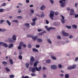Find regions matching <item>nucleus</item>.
Masks as SVG:
<instances>
[{"mask_svg":"<svg viewBox=\"0 0 78 78\" xmlns=\"http://www.w3.org/2000/svg\"><path fill=\"white\" fill-rule=\"evenodd\" d=\"M33 23H31V25L33 26V25H36V23L35 22H33Z\"/></svg>","mask_w":78,"mask_h":78,"instance_id":"58836bf2","label":"nucleus"},{"mask_svg":"<svg viewBox=\"0 0 78 78\" xmlns=\"http://www.w3.org/2000/svg\"><path fill=\"white\" fill-rule=\"evenodd\" d=\"M3 45L4 47H8V45L6 43H3Z\"/></svg>","mask_w":78,"mask_h":78,"instance_id":"b1692460","label":"nucleus"},{"mask_svg":"<svg viewBox=\"0 0 78 78\" xmlns=\"http://www.w3.org/2000/svg\"><path fill=\"white\" fill-rule=\"evenodd\" d=\"M23 47L24 48H25V47H27V45L25 44H23Z\"/></svg>","mask_w":78,"mask_h":78,"instance_id":"774afa93","label":"nucleus"},{"mask_svg":"<svg viewBox=\"0 0 78 78\" xmlns=\"http://www.w3.org/2000/svg\"><path fill=\"white\" fill-rule=\"evenodd\" d=\"M26 3H28L29 2H30V0H26Z\"/></svg>","mask_w":78,"mask_h":78,"instance_id":"e2e57ef3","label":"nucleus"},{"mask_svg":"<svg viewBox=\"0 0 78 78\" xmlns=\"http://www.w3.org/2000/svg\"><path fill=\"white\" fill-rule=\"evenodd\" d=\"M17 17L18 19H22V16H17Z\"/></svg>","mask_w":78,"mask_h":78,"instance_id":"ea45409f","label":"nucleus"},{"mask_svg":"<svg viewBox=\"0 0 78 78\" xmlns=\"http://www.w3.org/2000/svg\"><path fill=\"white\" fill-rule=\"evenodd\" d=\"M51 68L52 69H56V66L55 65H53L51 66Z\"/></svg>","mask_w":78,"mask_h":78,"instance_id":"0eeeda50","label":"nucleus"},{"mask_svg":"<svg viewBox=\"0 0 78 78\" xmlns=\"http://www.w3.org/2000/svg\"><path fill=\"white\" fill-rule=\"evenodd\" d=\"M36 46L37 48H39V47H40V45H36Z\"/></svg>","mask_w":78,"mask_h":78,"instance_id":"052dcab7","label":"nucleus"},{"mask_svg":"<svg viewBox=\"0 0 78 78\" xmlns=\"http://www.w3.org/2000/svg\"><path fill=\"white\" fill-rule=\"evenodd\" d=\"M14 77V75H10V78H13Z\"/></svg>","mask_w":78,"mask_h":78,"instance_id":"79ce46f5","label":"nucleus"},{"mask_svg":"<svg viewBox=\"0 0 78 78\" xmlns=\"http://www.w3.org/2000/svg\"><path fill=\"white\" fill-rule=\"evenodd\" d=\"M22 78H29V77L28 76H23L22 77Z\"/></svg>","mask_w":78,"mask_h":78,"instance_id":"a19ab883","label":"nucleus"},{"mask_svg":"<svg viewBox=\"0 0 78 78\" xmlns=\"http://www.w3.org/2000/svg\"><path fill=\"white\" fill-rule=\"evenodd\" d=\"M30 61H33V62L34 61V58L33 57H30Z\"/></svg>","mask_w":78,"mask_h":78,"instance_id":"aec40b11","label":"nucleus"},{"mask_svg":"<svg viewBox=\"0 0 78 78\" xmlns=\"http://www.w3.org/2000/svg\"><path fill=\"white\" fill-rule=\"evenodd\" d=\"M25 26H27V27H29L30 26V24L28 23H26L24 24Z\"/></svg>","mask_w":78,"mask_h":78,"instance_id":"c756f323","label":"nucleus"},{"mask_svg":"<svg viewBox=\"0 0 78 78\" xmlns=\"http://www.w3.org/2000/svg\"><path fill=\"white\" fill-rule=\"evenodd\" d=\"M76 67V65H73V66H70L68 67V70H72V69H75Z\"/></svg>","mask_w":78,"mask_h":78,"instance_id":"7ed1b4c3","label":"nucleus"},{"mask_svg":"<svg viewBox=\"0 0 78 78\" xmlns=\"http://www.w3.org/2000/svg\"><path fill=\"white\" fill-rule=\"evenodd\" d=\"M41 69H42L41 66L39 67L38 68L37 67H36L32 68L31 71L32 73H35L36 72V71H40Z\"/></svg>","mask_w":78,"mask_h":78,"instance_id":"f257e3e1","label":"nucleus"},{"mask_svg":"<svg viewBox=\"0 0 78 78\" xmlns=\"http://www.w3.org/2000/svg\"><path fill=\"white\" fill-rule=\"evenodd\" d=\"M66 28H68V29H71L72 28V27H71V26H66Z\"/></svg>","mask_w":78,"mask_h":78,"instance_id":"7c9ffc66","label":"nucleus"},{"mask_svg":"<svg viewBox=\"0 0 78 78\" xmlns=\"http://www.w3.org/2000/svg\"><path fill=\"white\" fill-rule=\"evenodd\" d=\"M70 13H69V15L71 16V15H73L74 12V10L73 9H71L70 11Z\"/></svg>","mask_w":78,"mask_h":78,"instance_id":"39448f33","label":"nucleus"},{"mask_svg":"<svg viewBox=\"0 0 78 78\" xmlns=\"http://www.w3.org/2000/svg\"><path fill=\"white\" fill-rule=\"evenodd\" d=\"M28 47L29 48H31V45L30 44H29L28 45Z\"/></svg>","mask_w":78,"mask_h":78,"instance_id":"4c0bfd02","label":"nucleus"},{"mask_svg":"<svg viewBox=\"0 0 78 78\" xmlns=\"http://www.w3.org/2000/svg\"><path fill=\"white\" fill-rule=\"evenodd\" d=\"M51 58L52 59H53L54 60H55V59H56V57L54 56L51 55Z\"/></svg>","mask_w":78,"mask_h":78,"instance_id":"2eb2a0df","label":"nucleus"},{"mask_svg":"<svg viewBox=\"0 0 78 78\" xmlns=\"http://www.w3.org/2000/svg\"><path fill=\"white\" fill-rule=\"evenodd\" d=\"M69 37L70 39H72V38H73V36H72V35H69Z\"/></svg>","mask_w":78,"mask_h":78,"instance_id":"09e8293b","label":"nucleus"},{"mask_svg":"<svg viewBox=\"0 0 78 78\" xmlns=\"http://www.w3.org/2000/svg\"><path fill=\"white\" fill-rule=\"evenodd\" d=\"M41 17L42 18V17H44V16H45V15L44 14H42L41 15Z\"/></svg>","mask_w":78,"mask_h":78,"instance_id":"5fc2aeb1","label":"nucleus"},{"mask_svg":"<svg viewBox=\"0 0 78 78\" xmlns=\"http://www.w3.org/2000/svg\"><path fill=\"white\" fill-rule=\"evenodd\" d=\"M61 22H62V23H65V20H62Z\"/></svg>","mask_w":78,"mask_h":78,"instance_id":"3c124183","label":"nucleus"},{"mask_svg":"<svg viewBox=\"0 0 78 78\" xmlns=\"http://www.w3.org/2000/svg\"><path fill=\"white\" fill-rule=\"evenodd\" d=\"M32 39H33V41H35L37 39V37L36 36L32 37Z\"/></svg>","mask_w":78,"mask_h":78,"instance_id":"9d476101","label":"nucleus"},{"mask_svg":"<svg viewBox=\"0 0 78 78\" xmlns=\"http://www.w3.org/2000/svg\"><path fill=\"white\" fill-rule=\"evenodd\" d=\"M42 31V29H38V32H40L41 31Z\"/></svg>","mask_w":78,"mask_h":78,"instance_id":"680f3d73","label":"nucleus"},{"mask_svg":"<svg viewBox=\"0 0 78 78\" xmlns=\"http://www.w3.org/2000/svg\"><path fill=\"white\" fill-rule=\"evenodd\" d=\"M60 76L61 77H63V76H64V74H60Z\"/></svg>","mask_w":78,"mask_h":78,"instance_id":"13d9d810","label":"nucleus"},{"mask_svg":"<svg viewBox=\"0 0 78 78\" xmlns=\"http://www.w3.org/2000/svg\"><path fill=\"white\" fill-rule=\"evenodd\" d=\"M8 39H9V42H13V40H12V38H9Z\"/></svg>","mask_w":78,"mask_h":78,"instance_id":"ddd939ff","label":"nucleus"},{"mask_svg":"<svg viewBox=\"0 0 78 78\" xmlns=\"http://www.w3.org/2000/svg\"><path fill=\"white\" fill-rule=\"evenodd\" d=\"M22 12V10H21L19 9L18 11V13H20V12Z\"/></svg>","mask_w":78,"mask_h":78,"instance_id":"4d7b16f0","label":"nucleus"},{"mask_svg":"<svg viewBox=\"0 0 78 78\" xmlns=\"http://www.w3.org/2000/svg\"><path fill=\"white\" fill-rule=\"evenodd\" d=\"M44 33H46V31H44V32H42L40 33H39L38 34L39 36H42V35H43L44 34Z\"/></svg>","mask_w":78,"mask_h":78,"instance_id":"423d86ee","label":"nucleus"},{"mask_svg":"<svg viewBox=\"0 0 78 78\" xmlns=\"http://www.w3.org/2000/svg\"><path fill=\"white\" fill-rule=\"evenodd\" d=\"M31 75L32 76H36V74L33 73H31Z\"/></svg>","mask_w":78,"mask_h":78,"instance_id":"a18cd8bd","label":"nucleus"},{"mask_svg":"<svg viewBox=\"0 0 78 78\" xmlns=\"http://www.w3.org/2000/svg\"><path fill=\"white\" fill-rule=\"evenodd\" d=\"M45 8V7L44 5H42L41 8V10H44Z\"/></svg>","mask_w":78,"mask_h":78,"instance_id":"dca6fc26","label":"nucleus"},{"mask_svg":"<svg viewBox=\"0 0 78 78\" xmlns=\"http://www.w3.org/2000/svg\"><path fill=\"white\" fill-rule=\"evenodd\" d=\"M3 64H4V66H6V65H7V62L5 61H3L2 62Z\"/></svg>","mask_w":78,"mask_h":78,"instance_id":"5701e85b","label":"nucleus"},{"mask_svg":"<svg viewBox=\"0 0 78 78\" xmlns=\"http://www.w3.org/2000/svg\"><path fill=\"white\" fill-rule=\"evenodd\" d=\"M32 51H34L35 52H38L39 51L37 50V49L35 48H34L32 49Z\"/></svg>","mask_w":78,"mask_h":78,"instance_id":"4468645a","label":"nucleus"},{"mask_svg":"<svg viewBox=\"0 0 78 78\" xmlns=\"http://www.w3.org/2000/svg\"><path fill=\"white\" fill-rule=\"evenodd\" d=\"M78 17V14H76L75 15V18H77Z\"/></svg>","mask_w":78,"mask_h":78,"instance_id":"0e129e2a","label":"nucleus"},{"mask_svg":"<svg viewBox=\"0 0 78 78\" xmlns=\"http://www.w3.org/2000/svg\"><path fill=\"white\" fill-rule=\"evenodd\" d=\"M37 62H35V63L34 64V67H36L37 66Z\"/></svg>","mask_w":78,"mask_h":78,"instance_id":"72a5a7b5","label":"nucleus"},{"mask_svg":"<svg viewBox=\"0 0 78 78\" xmlns=\"http://www.w3.org/2000/svg\"><path fill=\"white\" fill-rule=\"evenodd\" d=\"M47 41H48V42L49 44H51V40H50V39H48L47 40Z\"/></svg>","mask_w":78,"mask_h":78,"instance_id":"a878e982","label":"nucleus"},{"mask_svg":"<svg viewBox=\"0 0 78 78\" xmlns=\"http://www.w3.org/2000/svg\"><path fill=\"white\" fill-rule=\"evenodd\" d=\"M55 29H56V28H54L53 27H50L48 28L47 29V30H48V31H50V30H55Z\"/></svg>","mask_w":78,"mask_h":78,"instance_id":"6e6552de","label":"nucleus"},{"mask_svg":"<svg viewBox=\"0 0 78 78\" xmlns=\"http://www.w3.org/2000/svg\"><path fill=\"white\" fill-rule=\"evenodd\" d=\"M5 22V20H1V21H0V24H2L3 22Z\"/></svg>","mask_w":78,"mask_h":78,"instance_id":"bb28decb","label":"nucleus"},{"mask_svg":"<svg viewBox=\"0 0 78 78\" xmlns=\"http://www.w3.org/2000/svg\"><path fill=\"white\" fill-rule=\"evenodd\" d=\"M18 49H21V46H20V45L18 47Z\"/></svg>","mask_w":78,"mask_h":78,"instance_id":"bf43d9fd","label":"nucleus"},{"mask_svg":"<svg viewBox=\"0 0 78 78\" xmlns=\"http://www.w3.org/2000/svg\"><path fill=\"white\" fill-rule=\"evenodd\" d=\"M55 14V12L51 11L50 12V17L51 20L53 19V16H54V14Z\"/></svg>","mask_w":78,"mask_h":78,"instance_id":"f03ea898","label":"nucleus"},{"mask_svg":"<svg viewBox=\"0 0 78 78\" xmlns=\"http://www.w3.org/2000/svg\"><path fill=\"white\" fill-rule=\"evenodd\" d=\"M18 58H19V59H20V60H22V56L21 55H20L18 57Z\"/></svg>","mask_w":78,"mask_h":78,"instance_id":"393cba45","label":"nucleus"},{"mask_svg":"<svg viewBox=\"0 0 78 78\" xmlns=\"http://www.w3.org/2000/svg\"><path fill=\"white\" fill-rule=\"evenodd\" d=\"M65 78H69V75L66 74L65 76Z\"/></svg>","mask_w":78,"mask_h":78,"instance_id":"f704fd0d","label":"nucleus"},{"mask_svg":"<svg viewBox=\"0 0 78 78\" xmlns=\"http://www.w3.org/2000/svg\"><path fill=\"white\" fill-rule=\"evenodd\" d=\"M57 38L58 39H61V37L60 36H58L57 37Z\"/></svg>","mask_w":78,"mask_h":78,"instance_id":"8fccbe9b","label":"nucleus"},{"mask_svg":"<svg viewBox=\"0 0 78 78\" xmlns=\"http://www.w3.org/2000/svg\"><path fill=\"white\" fill-rule=\"evenodd\" d=\"M62 34L63 36H68L69 35V34L66 33V32H64V31H62Z\"/></svg>","mask_w":78,"mask_h":78,"instance_id":"20e7f679","label":"nucleus"},{"mask_svg":"<svg viewBox=\"0 0 78 78\" xmlns=\"http://www.w3.org/2000/svg\"><path fill=\"white\" fill-rule=\"evenodd\" d=\"M46 62L48 63V64H50L51 62V60L50 59L47 60L46 61Z\"/></svg>","mask_w":78,"mask_h":78,"instance_id":"6ab92c4d","label":"nucleus"},{"mask_svg":"<svg viewBox=\"0 0 78 78\" xmlns=\"http://www.w3.org/2000/svg\"><path fill=\"white\" fill-rule=\"evenodd\" d=\"M12 38L14 41H16V35H14L12 37Z\"/></svg>","mask_w":78,"mask_h":78,"instance_id":"a211bd4d","label":"nucleus"},{"mask_svg":"<svg viewBox=\"0 0 78 78\" xmlns=\"http://www.w3.org/2000/svg\"><path fill=\"white\" fill-rule=\"evenodd\" d=\"M26 68H28L29 67V63H27L26 64Z\"/></svg>","mask_w":78,"mask_h":78,"instance_id":"cd10ccee","label":"nucleus"},{"mask_svg":"<svg viewBox=\"0 0 78 78\" xmlns=\"http://www.w3.org/2000/svg\"><path fill=\"white\" fill-rule=\"evenodd\" d=\"M3 42H0V46H2L3 45Z\"/></svg>","mask_w":78,"mask_h":78,"instance_id":"de8ad7c7","label":"nucleus"},{"mask_svg":"<svg viewBox=\"0 0 78 78\" xmlns=\"http://www.w3.org/2000/svg\"><path fill=\"white\" fill-rule=\"evenodd\" d=\"M61 17H62V20H64V17L62 15H61Z\"/></svg>","mask_w":78,"mask_h":78,"instance_id":"69168bd1","label":"nucleus"},{"mask_svg":"<svg viewBox=\"0 0 78 78\" xmlns=\"http://www.w3.org/2000/svg\"><path fill=\"white\" fill-rule=\"evenodd\" d=\"M9 62L11 63V64H13V61H12V59H10L9 60Z\"/></svg>","mask_w":78,"mask_h":78,"instance_id":"412c9836","label":"nucleus"},{"mask_svg":"<svg viewBox=\"0 0 78 78\" xmlns=\"http://www.w3.org/2000/svg\"><path fill=\"white\" fill-rule=\"evenodd\" d=\"M6 22L8 24L9 26H11V23L9 22V21L8 20H7L6 21Z\"/></svg>","mask_w":78,"mask_h":78,"instance_id":"9b49d317","label":"nucleus"},{"mask_svg":"<svg viewBox=\"0 0 78 78\" xmlns=\"http://www.w3.org/2000/svg\"><path fill=\"white\" fill-rule=\"evenodd\" d=\"M5 70H6L7 72H9V71H10V69H8V67H5Z\"/></svg>","mask_w":78,"mask_h":78,"instance_id":"4be33fe9","label":"nucleus"},{"mask_svg":"<svg viewBox=\"0 0 78 78\" xmlns=\"http://www.w3.org/2000/svg\"><path fill=\"white\" fill-rule=\"evenodd\" d=\"M66 5V2H64L61 4L60 6L61 7H64Z\"/></svg>","mask_w":78,"mask_h":78,"instance_id":"1a4fd4ad","label":"nucleus"},{"mask_svg":"<svg viewBox=\"0 0 78 78\" xmlns=\"http://www.w3.org/2000/svg\"><path fill=\"white\" fill-rule=\"evenodd\" d=\"M20 45H23V43L22 41L21 42L20 44Z\"/></svg>","mask_w":78,"mask_h":78,"instance_id":"603ef678","label":"nucleus"},{"mask_svg":"<svg viewBox=\"0 0 78 78\" xmlns=\"http://www.w3.org/2000/svg\"><path fill=\"white\" fill-rule=\"evenodd\" d=\"M13 45H13V44H11L9 45L8 47L9 48H12V47H13Z\"/></svg>","mask_w":78,"mask_h":78,"instance_id":"f8f14e48","label":"nucleus"},{"mask_svg":"<svg viewBox=\"0 0 78 78\" xmlns=\"http://www.w3.org/2000/svg\"><path fill=\"white\" fill-rule=\"evenodd\" d=\"M4 10V9H0V12H3Z\"/></svg>","mask_w":78,"mask_h":78,"instance_id":"6e6d98bb","label":"nucleus"},{"mask_svg":"<svg viewBox=\"0 0 78 78\" xmlns=\"http://www.w3.org/2000/svg\"><path fill=\"white\" fill-rule=\"evenodd\" d=\"M7 31V30L5 29H4L2 30V32H4V31Z\"/></svg>","mask_w":78,"mask_h":78,"instance_id":"e433bc0d","label":"nucleus"},{"mask_svg":"<svg viewBox=\"0 0 78 78\" xmlns=\"http://www.w3.org/2000/svg\"><path fill=\"white\" fill-rule=\"evenodd\" d=\"M12 22H16V23H18L19 21L17 20H12Z\"/></svg>","mask_w":78,"mask_h":78,"instance_id":"c9c22d12","label":"nucleus"},{"mask_svg":"<svg viewBox=\"0 0 78 78\" xmlns=\"http://www.w3.org/2000/svg\"><path fill=\"white\" fill-rule=\"evenodd\" d=\"M33 62L32 61H30V66H33Z\"/></svg>","mask_w":78,"mask_h":78,"instance_id":"473e14b6","label":"nucleus"},{"mask_svg":"<svg viewBox=\"0 0 78 78\" xmlns=\"http://www.w3.org/2000/svg\"><path fill=\"white\" fill-rule=\"evenodd\" d=\"M58 68H59V69H61L62 68V65L61 64H59L58 65Z\"/></svg>","mask_w":78,"mask_h":78,"instance_id":"37998d69","label":"nucleus"},{"mask_svg":"<svg viewBox=\"0 0 78 78\" xmlns=\"http://www.w3.org/2000/svg\"><path fill=\"white\" fill-rule=\"evenodd\" d=\"M37 19V18H33L32 19L33 22L36 23V20Z\"/></svg>","mask_w":78,"mask_h":78,"instance_id":"2f4dec72","label":"nucleus"},{"mask_svg":"<svg viewBox=\"0 0 78 78\" xmlns=\"http://www.w3.org/2000/svg\"><path fill=\"white\" fill-rule=\"evenodd\" d=\"M78 60V57H77V58H76L75 59V61H77Z\"/></svg>","mask_w":78,"mask_h":78,"instance_id":"338daca9","label":"nucleus"},{"mask_svg":"<svg viewBox=\"0 0 78 78\" xmlns=\"http://www.w3.org/2000/svg\"><path fill=\"white\" fill-rule=\"evenodd\" d=\"M27 37H31L32 38L33 36L31 35H27Z\"/></svg>","mask_w":78,"mask_h":78,"instance_id":"c03bdc74","label":"nucleus"},{"mask_svg":"<svg viewBox=\"0 0 78 78\" xmlns=\"http://www.w3.org/2000/svg\"><path fill=\"white\" fill-rule=\"evenodd\" d=\"M50 1L52 5H53V3H54V1H53V0H50Z\"/></svg>","mask_w":78,"mask_h":78,"instance_id":"49530a36","label":"nucleus"},{"mask_svg":"<svg viewBox=\"0 0 78 78\" xmlns=\"http://www.w3.org/2000/svg\"><path fill=\"white\" fill-rule=\"evenodd\" d=\"M42 69L43 70H46L47 69V68L45 67H42Z\"/></svg>","mask_w":78,"mask_h":78,"instance_id":"864d4df0","label":"nucleus"},{"mask_svg":"<svg viewBox=\"0 0 78 78\" xmlns=\"http://www.w3.org/2000/svg\"><path fill=\"white\" fill-rule=\"evenodd\" d=\"M73 28H77V26H76V25H73L72 26Z\"/></svg>","mask_w":78,"mask_h":78,"instance_id":"c85d7f7f","label":"nucleus"},{"mask_svg":"<svg viewBox=\"0 0 78 78\" xmlns=\"http://www.w3.org/2000/svg\"><path fill=\"white\" fill-rule=\"evenodd\" d=\"M38 42H42V39H41L40 38H38L37 40Z\"/></svg>","mask_w":78,"mask_h":78,"instance_id":"f3484780","label":"nucleus"}]
</instances>
